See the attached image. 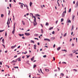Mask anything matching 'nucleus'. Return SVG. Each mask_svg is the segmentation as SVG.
I'll return each instance as SVG.
<instances>
[{
  "mask_svg": "<svg viewBox=\"0 0 78 78\" xmlns=\"http://www.w3.org/2000/svg\"><path fill=\"white\" fill-rule=\"evenodd\" d=\"M34 23V26H35L36 25H37V23H36V20H35V21H34L33 22Z\"/></svg>",
  "mask_w": 78,
  "mask_h": 78,
  "instance_id": "f257e3e1",
  "label": "nucleus"
},
{
  "mask_svg": "<svg viewBox=\"0 0 78 78\" xmlns=\"http://www.w3.org/2000/svg\"><path fill=\"white\" fill-rule=\"evenodd\" d=\"M77 7H78V1H77L75 6V8H77Z\"/></svg>",
  "mask_w": 78,
  "mask_h": 78,
  "instance_id": "f03ea898",
  "label": "nucleus"
},
{
  "mask_svg": "<svg viewBox=\"0 0 78 78\" xmlns=\"http://www.w3.org/2000/svg\"><path fill=\"white\" fill-rule=\"evenodd\" d=\"M24 34L26 35V36H29V35H30V33H24Z\"/></svg>",
  "mask_w": 78,
  "mask_h": 78,
  "instance_id": "7ed1b4c3",
  "label": "nucleus"
},
{
  "mask_svg": "<svg viewBox=\"0 0 78 78\" xmlns=\"http://www.w3.org/2000/svg\"><path fill=\"white\" fill-rule=\"evenodd\" d=\"M77 51H78V50H73L72 51V52L73 53H76Z\"/></svg>",
  "mask_w": 78,
  "mask_h": 78,
  "instance_id": "20e7f679",
  "label": "nucleus"
},
{
  "mask_svg": "<svg viewBox=\"0 0 78 78\" xmlns=\"http://www.w3.org/2000/svg\"><path fill=\"white\" fill-rule=\"evenodd\" d=\"M44 41H48V42H50V39H49L48 38H44Z\"/></svg>",
  "mask_w": 78,
  "mask_h": 78,
  "instance_id": "39448f33",
  "label": "nucleus"
},
{
  "mask_svg": "<svg viewBox=\"0 0 78 78\" xmlns=\"http://www.w3.org/2000/svg\"><path fill=\"white\" fill-rule=\"evenodd\" d=\"M62 17H64L65 16V15H64V12H63L62 13Z\"/></svg>",
  "mask_w": 78,
  "mask_h": 78,
  "instance_id": "423d86ee",
  "label": "nucleus"
},
{
  "mask_svg": "<svg viewBox=\"0 0 78 78\" xmlns=\"http://www.w3.org/2000/svg\"><path fill=\"white\" fill-rule=\"evenodd\" d=\"M75 16L74 15H72V20H74V18H75Z\"/></svg>",
  "mask_w": 78,
  "mask_h": 78,
  "instance_id": "0eeeda50",
  "label": "nucleus"
},
{
  "mask_svg": "<svg viewBox=\"0 0 78 78\" xmlns=\"http://www.w3.org/2000/svg\"><path fill=\"white\" fill-rule=\"evenodd\" d=\"M16 47V45H15V46H12L11 47V48H15V47Z\"/></svg>",
  "mask_w": 78,
  "mask_h": 78,
  "instance_id": "6e6552de",
  "label": "nucleus"
},
{
  "mask_svg": "<svg viewBox=\"0 0 78 78\" xmlns=\"http://www.w3.org/2000/svg\"><path fill=\"white\" fill-rule=\"evenodd\" d=\"M67 23H71V21L70 20H69V19H68L67 21Z\"/></svg>",
  "mask_w": 78,
  "mask_h": 78,
  "instance_id": "1a4fd4ad",
  "label": "nucleus"
},
{
  "mask_svg": "<svg viewBox=\"0 0 78 78\" xmlns=\"http://www.w3.org/2000/svg\"><path fill=\"white\" fill-rule=\"evenodd\" d=\"M55 39V37H51V39L52 41H53Z\"/></svg>",
  "mask_w": 78,
  "mask_h": 78,
  "instance_id": "9d476101",
  "label": "nucleus"
},
{
  "mask_svg": "<svg viewBox=\"0 0 78 78\" xmlns=\"http://www.w3.org/2000/svg\"><path fill=\"white\" fill-rule=\"evenodd\" d=\"M22 23H23V25H25V22L23 21H22Z\"/></svg>",
  "mask_w": 78,
  "mask_h": 78,
  "instance_id": "9b49d317",
  "label": "nucleus"
},
{
  "mask_svg": "<svg viewBox=\"0 0 78 78\" xmlns=\"http://www.w3.org/2000/svg\"><path fill=\"white\" fill-rule=\"evenodd\" d=\"M34 59V57L33 56V57L31 58V60L32 61H33Z\"/></svg>",
  "mask_w": 78,
  "mask_h": 78,
  "instance_id": "f8f14e48",
  "label": "nucleus"
},
{
  "mask_svg": "<svg viewBox=\"0 0 78 78\" xmlns=\"http://www.w3.org/2000/svg\"><path fill=\"white\" fill-rule=\"evenodd\" d=\"M60 48H61V47H59L57 49V51H59V50H60Z\"/></svg>",
  "mask_w": 78,
  "mask_h": 78,
  "instance_id": "ddd939ff",
  "label": "nucleus"
},
{
  "mask_svg": "<svg viewBox=\"0 0 78 78\" xmlns=\"http://www.w3.org/2000/svg\"><path fill=\"white\" fill-rule=\"evenodd\" d=\"M14 28H15V27L14 26V27L13 30L12 31V34H14V31H15Z\"/></svg>",
  "mask_w": 78,
  "mask_h": 78,
  "instance_id": "4468645a",
  "label": "nucleus"
},
{
  "mask_svg": "<svg viewBox=\"0 0 78 78\" xmlns=\"http://www.w3.org/2000/svg\"><path fill=\"white\" fill-rule=\"evenodd\" d=\"M45 70L46 72H49V69H45Z\"/></svg>",
  "mask_w": 78,
  "mask_h": 78,
  "instance_id": "2eb2a0df",
  "label": "nucleus"
},
{
  "mask_svg": "<svg viewBox=\"0 0 78 78\" xmlns=\"http://www.w3.org/2000/svg\"><path fill=\"white\" fill-rule=\"evenodd\" d=\"M60 75L61 76H64V74H63V73H61L60 74Z\"/></svg>",
  "mask_w": 78,
  "mask_h": 78,
  "instance_id": "dca6fc26",
  "label": "nucleus"
},
{
  "mask_svg": "<svg viewBox=\"0 0 78 78\" xmlns=\"http://www.w3.org/2000/svg\"><path fill=\"white\" fill-rule=\"evenodd\" d=\"M36 45L34 44V49H36Z\"/></svg>",
  "mask_w": 78,
  "mask_h": 78,
  "instance_id": "f3484780",
  "label": "nucleus"
},
{
  "mask_svg": "<svg viewBox=\"0 0 78 78\" xmlns=\"http://www.w3.org/2000/svg\"><path fill=\"white\" fill-rule=\"evenodd\" d=\"M23 5H20V8H22V9H23Z\"/></svg>",
  "mask_w": 78,
  "mask_h": 78,
  "instance_id": "a211bd4d",
  "label": "nucleus"
},
{
  "mask_svg": "<svg viewBox=\"0 0 78 78\" xmlns=\"http://www.w3.org/2000/svg\"><path fill=\"white\" fill-rule=\"evenodd\" d=\"M34 21H36V17L34 16Z\"/></svg>",
  "mask_w": 78,
  "mask_h": 78,
  "instance_id": "6ab92c4d",
  "label": "nucleus"
},
{
  "mask_svg": "<svg viewBox=\"0 0 78 78\" xmlns=\"http://www.w3.org/2000/svg\"><path fill=\"white\" fill-rule=\"evenodd\" d=\"M32 4H33V3L31 2H30V6H31V5H32Z\"/></svg>",
  "mask_w": 78,
  "mask_h": 78,
  "instance_id": "aec40b11",
  "label": "nucleus"
},
{
  "mask_svg": "<svg viewBox=\"0 0 78 78\" xmlns=\"http://www.w3.org/2000/svg\"><path fill=\"white\" fill-rule=\"evenodd\" d=\"M74 28V26L73 25L72 26V29H71V31Z\"/></svg>",
  "mask_w": 78,
  "mask_h": 78,
  "instance_id": "412c9836",
  "label": "nucleus"
},
{
  "mask_svg": "<svg viewBox=\"0 0 78 78\" xmlns=\"http://www.w3.org/2000/svg\"><path fill=\"white\" fill-rule=\"evenodd\" d=\"M35 16H37H37H38V17H40V16L39 15H38V14H36L35 15Z\"/></svg>",
  "mask_w": 78,
  "mask_h": 78,
  "instance_id": "4be33fe9",
  "label": "nucleus"
},
{
  "mask_svg": "<svg viewBox=\"0 0 78 78\" xmlns=\"http://www.w3.org/2000/svg\"><path fill=\"white\" fill-rule=\"evenodd\" d=\"M53 27H51L49 28V30H51L53 29Z\"/></svg>",
  "mask_w": 78,
  "mask_h": 78,
  "instance_id": "5701e85b",
  "label": "nucleus"
},
{
  "mask_svg": "<svg viewBox=\"0 0 78 78\" xmlns=\"http://www.w3.org/2000/svg\"><path fill=\"white\" fill-rule=\"evenodd\" d=\"M9 23H10V22H9H9L8 23V28H9Z\"/></svg>",
  "mask_w": 78,
  "mask_h": 78,
  "instance_id": "b1692460",
  "label": "nucleus"
},
{
  "mask_svg": "<svg viewBox=\"0 0 78 78\" xmlns=\"http://www.w3.org/2000/svg\"><path fill=\"white\" fill-rule=\"evenodd\" d=\"M26 8H27V9L28 10H29V9H28V6L27 5H26Z\"/></svg>",
  "mask_w": 78,
  "mask_h": 78,
  "instance_id": "393cba45",
  "label": "nucleus"
},
{
  "mask_svg": "<svg viewBox=\"0 0 78 78\" xmlns=\"http://www.w3.org/2000/svg\"><path fill=\"white\" fill-rule=\"evenodd\" d=\"M4 17V15H3V14H2L1 15V17Z\"/></svg>",
  "mask_w": 78,
  "mask_h": 78,
  "instance_id": "a878e982",
  "label": "nucleus"
},
{
  "mask_svg": "<svg viewBox=\"0 0 78 78\" xmlns=\"http://www.w3.org/2000/svg\"><path fill=\"white\" fill-rule=\"evenodd\" d=\"M36 67V65H34V67H33V68L34 69V68H35V67Z\"/></svg>",
  "mask_w": 78,
  "mask_h": 78,
  "instance_id": "bb28decb",
  "label": "nucleus"
},
{
  "mask_svg": "<svg viewBox=\"0 0 78 78\" xmlns=\"http://www.w3.org/2000/svg\"><path fill=\"white\" fill-rule=\"evenodd\" d=\"M71 12V9H70L68 11L69 12Z\"/></svg>",
  "mask_w": 78,
  "mask_h": 78,
  "instance_id": "cd10ccee",
  "label": "nucleus"
},
{
  "mask_svg": "<svg viewBox=\"0 0 78 78\" xmlns=\"http://www.w3.org/2000/svg\"><path fill=\"white\" fill-rule=\"evenodd\" d=\"M62 51H66V52H67V50H62Z\"/></svg>",
  "mask_w": 78,
  "mask_h": 78,
  "instance_id": "c85d7f7f",
  "label": "nucleus"
},
{
  "mask_svg": "<svg viewBox=\"0 0 78 78\" xmlns=\"http://www.w3.org/2000/svg\"><path fill=\"white\" fill-rule=\"evenodd\" d=\"M46 26H48V23H46L45 24Z\"/></svg>",
  "mask_w": 78,
  "mask_h": 78,
  "instance_id": "c756f323",
  "label": "nucleus"
},
{
  "mask_svg": "<svg viewBox=\"0 0 78 78\" xmlns=\"http://www.w3.org/2000/svg\"><path fill=\"white\" fill-rule=\"evenodd\" d=\"M30 16H33V14L31 13H30Z\"/></svg>",
  "mask_w": 78,
  "mask_h": 78,
  "instance_id": "7c9ffc66",
  "label": "nucleus"
},
{
  "mask_svg": "<svg viewBox=\"0 0 78 78\" xmlns=\"http://www.w3.org/2000/svg\"><path fill=\"white\" fill-rule=\"evenodd\" d=\"M66 34H67V33H66L65 34H64L63 35V36H64V37H65V36H66V35H67Z\"/></svg>",
  "mask_w": 78,
  "mask_h": 78,
  "instance_id": "2f4dec72",
  "label": "nucleus"
},
{
  "mask_svg": "<svg viewBox=\"0 0 78 78\" xmlns=\"http://www.w3.org/2000/svg\"><path fill=\"white\" fill-rule=\"evenodd\" d=\"M41 33H43V29H41Z\"/></svg>",
  "mask_w": 78,
  "mask_h": 78,
  "instance_id": "473e14b6",
  "label": "nucleus"
},
{
  "mask_svg": "<svg viewBox=\"0 0 78 78\" xmlns=\"http://www.w3.org/2000/svg\"><path fill=\"white\" fill-rule=\"evenodd\" d=\"M14 68H15V69H18V68H19V67L16 66V67H13Z\"/></svg>",
  "mask_w": 78,
  "mask_h": 78,
  "instance_id": "72a5a7b5",
  "label": "nucleus"
},
{
  "mask_svg": "<svg viewBox=\"0 0 78 78\" xmlns=\"http://www.w3.org/2000/svg\"><path fill=\"white\" fill-rule=\"evenodd\" d=\"M63 20H64V19H62V18L61 19V22H63Z\"/></svg>",
  "mask_w": 78,
  "mask_h": 78,
  "instance_id": "f704fd0d",
  "label": "nucleus"
},
{
  "mask_svg": "<svg viewBox=\"0 0 78 78\" xmlns=\"http://www.w3.org/2000/svg\"><path fill=\"white\" fill-rule=\"evenodd\" d=\"M5 31V30H0V33H1V32H2L3 31Z\"/></svg>",
  "mask_w": 78,
  "mask_h": 78,
  "instance_id": "c9c22d12",
  "label": "nucleus"
},
{
  "mask_svg": "<svg viewBox=\"0 0 78 78\" xmlns=\"http://www.w3.org/2000/svg\"><path fill=\"white\" fill-rule=\"evenodd\" d=\"M57 2L58 6H59L60 5H59V2H58V1H57Z\"/></svg>",
  "mask_w": 78,
  "mask_h": 78,
  "instance_id": "e433bc0d",
  "label": "nucleus"
},
{
  "mask_svg": "<svg viewBox=\"0 0 78 78\" xmlns=\"http://www.w3.org/2000/svg\"><path fill=\"white\" fill-rule=\"evenodd\" d=\"M43 58H46L47 57V55H45L43 56Z\"/></svg>",
  "mask_w": 78,
  "mask_h": 78,
  "instance_id": "4c0bfd02",
  "label": "nucleus"
},
{
  "mask_svg": "<svg viewBox=\"0 0 78 78\" xmlns=\"http://www.w3.org/2000/svg\"><path fill=\"white\" fill-rule=\"evenodd\" d=\"M25 52H22V54H23V53H24V54H27V51H25Z\"/></svg>",
  "mask_w": 78,
  "mask_h": 78,
  "instance_id": "58836bf2",
  "label": "nucleus"
},
{
  "mask_svg": "<svg viewBox=\"0 0 78 78\" xmlns=\"http://www.w3.org/2000/svg\"><path fill=\"white\" fill-rule=\"evenodd\" d=\"M30 42H31V43H34V41H33L32 40H31L30 41Z\"/></svg>",
  "mask_w": 78,
  "mask_h": 78,
  "instance_id": "ea45409f",
  "label": "nucleus"
},
{
  "mask_svg": "<svg viewBox=\"0 0 78 78\" xmlns=\"http://www.w3.org/2000/svg\"><path fill=\"white\" fill-rule=\"evenodd\" d=\"M7 36V33H6V32H5V36L6 37Z\"/></svg>",
  "mask_w": 78,
  "mask_h": 78,
  "instance_id": "a19ab883",
  "label": "nucleus"
},
{
  "mask_svg": "<svg viewBox=\"0 0 78 78\" xmlns=\"http://www.w3.org/2000/svg\"><path fill=\"white\" fill-rule=\"evenodd\" d=\"M57 69H58V71H59L60 70V68H59V67H58Z\"/></svg>",
  "mask_w": 78,
  "mask_h": 78,
  "instance_id": "79ce46f5",
  "label": "nucleus"
},
{
  "mask_svg": "<svg viewBox=\"0 0 78 78\" xmlns=\"http://www.w3.org/2000/svg\"><path fill=\"white\" fill-rule=\"evenodd\" d=\"M69 55H70L71 57H72V56H73V55H72V54H69Z\"/></svg>",
  "mask_w": 78,
  "mask_h": 78,
  "instance_id": "37998d69",
  "label": "nucleus"
},
{
  "mask_svg": "<svg viewBox=\"0 0 78 78\" xmlns=\"http://www.w3.org/2000/svg\"><path fill=\"white\" fill-rule=\"evenodd\" d=\"M9 7H10V8H11V4H9Z\"/></svg>",
  "mask_w": 78,
  "mask_h": 78,
  "instance_id": "c03bdc74",
  "label": "nucleus"
},
{
  "mask_svg": "<svg viewBox=\"0 0 78 78\" xmlns=\"http://www.w3.org/2000/svg\"><path fill=\"white\" fill-rule=\"evenodd\" d=\"M10 12L9 11V13L8 14L9 16V14H10Z\"/></svg>",
  "mask_w": 78,
  "mask_h": 78,
  "instance_id": "a18cd8bd",
  "label": "nucleus"
},
{
  "mask_svg": "<svg viewBox=\"0 0 78 78\" xmlns=\"http://www.w3.org/2000/svg\"><path fill=\"white\" fill-rule=\"evenodd\" d=\"M52 34H55V31H53L52 32Z\"/></svg>",
  "mask_w": 78,
  "mask_h": 78,
  "instance_id": "49530a36",
  "label": "nucleus"
},
{
  "mask_svg": "<svg viewBox=\"0 0 78 78\" xmlns=\"http://www.w3.org/2000/svg\"><path fill=\"white\" fill-rule=\"evenodd\" d=\"M19 36H20V37L22 36V34H19Z\"/></svg>",
  "mask_w": 78,
  "mask_h": 78,
  "instance_id": "de8ad7c7",
  "label": "nucleus"
},
{
  "mask_svg": "<svg viewBox=\"0 0 78 78\" xmlns=\"http://www.w3.org/2000/svg\"><path fill=\"white\" fill-rule=\"evenodd\" d=\"M2 43H4V39H2Z\"/></svg>",
  "mask_w": 78,
  "mask_h": 78,
  "instance_id": "09e8293b",
  "label": "nucleus"
},
{
  "mask_svg": "<svg viewBox=\"0 0 78 78\" xmlns=\"http://www.w3.org/2000/svg\"><path fill=\"white\" fill-rule=\"evenodd\" d=\"M19 5H20V4H22V5H23V3H21V2H19Z\"/></svg>",
  "mask_w": 78,
  "mask_h": 78,
  "instance_id": "8fccbe9b",
  "label": "nucleus"
},
{
  "mask_svg": "<svg viewBox=\"0 0 78 78\" xmlns=\"http://www.w3.org/2000/svg\"><path fill=\"white\" fill-rule=\"evenodd\" d=\"M53 59L54 61H55V58L54 57H53Z\"/></svg>",
  "mask_w": 78,
  "mask_h": 78,
  "instance_id": "3c124183",
  "label": "nucleus"
},
{
  "mask_svg": "<svg viewBox=\"0 0 78 78\" xmlns=\"http://www.w3.org/2000/svg\"><path fill=\"white\" fill-rule=\"evenodd\" d=\"M34 39H37L38 41L39 40V39H38V38H34Z\"/></svg>",
  "mask_w": 78,
  "mask_h": 78,
  "instance_id": "603ef678",
  "label": "nucleus"
},
{
  "mask_svg": "<svg viewBox=\"0 0 78 78\" xmlns=\"http://www.w3.org/2000/svg\"><path fill=\"white\" fill-rule=\"evenodd\" d=\"M20 59V57L19 58H17V59H16V61H17V60H18V59Z\"/></svg>",
  "mask_w": 78,
  "mask_h": 78,
  "instance_id": "864d4df0",
  "label": "nucleus"
},
{
  "mask_svg": "<svg viewBox=\"0 0 78 78\" xmlns=\"http://www.w3.org/2000/svg\"><path fill=\"white\" fill-rule=\"evenodd\" d=\"M13 62H14V60H13L12 62H11V63H12Z\"/></svg>",
  "mask_w": 78,
  "mask_h": 78,
  "instance_id": "5fc2aeb1",
  "label": "nucleus"
},
{
  "mask_svg": "<svg viewBox=\"0 0 78 78\" xmlns=\"http://www.w3.org/2000/svg\"><path fill=\"white\" fill-rule=\"evenodd\" d=\"M26 56H27V58H29V56H30V55H26Z\"/></svg>",
  "mask_w": 78,
  "mask_h": 78,
  "instance_id": "6e6d98bb",
  "label": "nucleus"
},
{
  "mask_svg": "<svg viewBox=\"0 0 78 78\" xmlns=\"http://www.w3.org/2000/svg\"><path fill=\"white\" fill-rule=\"evenodd\" d=\"M38 34H35V36H38Z\"/></svg>",
  "mask_w": 78,
  "mask_h": 78,
  "instance_id": "4d7b16f0",
  "label": "nucleus"
},
{
  "mask_svg": "<svg viewBox=\"0 0 78 78\" xmlns=\"http://www.w3.org/2000/svg\"><path fill=\"white\" fill-rule=\"evenodd\" d=\"M73 70H74V71H75V72H77V70H76V69H73Z\"/></svg>",
  "mask_w": 78,
  "mask_h": 78,
  "instance_id": "13d9d810",
  "label": "nucleus"
},
{
  "mask_svg": "<svg viewBox=\"0 0 78 78\" xmlns=\"http://www.w3.org/2000/svg\"><path fill=\"white\" fill-rule=\"evenodd\" d=\"M58 20L56 21V24H57V23H58Z\"/></svg>",
  "mask_w": 78,
  "mask_h": 78,
  "instance_id": "bf43d9fd",
  "label": "nucleus"
},
{
  "mask_svg": "<svg viewBox=\"0 0 78 78\" xmlns=\"http://www.w3.org/2000/svg\"><path fill=\"white\" fill-rule=\"evenodd\" d=\"M17 55L15 56H14V58H17Z\"/></svg>",
  "mask_w": 78,
  "mask_h": 78,
  "instance_id": "052dcab7",
  "label": "nucleus"
},
{
  "mask_svg": "<svg viewBox=\"0 0 78 78\" xmlns=\"http://www.w3.org/2000/svg\"><path fill=\"white\" fill-rule=\"evenodd\" d=\"M0 65H2V62L0 61Z\"/></svg>",
  "mask_w": 78,
  "mask_h": 78,
  "instance_id": "680f3d73",
  "label": "nucleus"
},
{
  "mask_svg": "<svg viewBox=\"0 0 78 78\" xmlns=\"http://www.w3.org/2000/svg\"><path fill=\"white\" fill-rule=\"evenodd\" d=\"M22 58H23V59H24V58H25V56H23L22 57Z\"/></svg>",
  "mask_w": 78,
  "mask_h": 78,
  "instance_id": "e2e57ef3",
  "label": "nucleus"
},
{
  "mask_svg": "<svg viewBox=\"0 0 78 78\" xmlns=\"http://www.w3.org/2000/svg\"><path fill=\"white\" fill-rule=\"evenodd\" d=\"M53 48H55V44H54L53 46Z\"/></svg>",
  "mask_w": 78,
  "mask_h": 78,
  "instance_id": "0e129e2a",
  "label": "nucleus"
},
{
  "mask_svg": "<svg viewBox=\"0 0 78 78\" xmlns=\"http://www.w3.org/2000/svg\"><path fill=\"white\" fill-rule=\"evenodd\" d=\"M21 61V60H20V59H19L18 60V61Z\"/></svg>",
  "mask_w": 78,
  "mask_h": 78,
  "instance_id": "69168bd1",
  "label": "nucleus"
},
{
  "mask_svg": "<svg viewBox=\"0 0 78 78\" xmlns=\"http://www.w3.org/2000/svg\"><path fill=\"white\" fill-rule=\"evenodd\" d=\"M20 46H19L17 47V48H20Z\"/></svg>",
  "mask_w": 78,
  "mask_h": 78,
  "instance_id": "338daca9",
  "label": "nucleus"
},
{
  "mask_svg": "<svg viewBox=\"0 0 78 78\" xmlns=\"http://www.w3.org/2000/svg\"><path fill=\"white\" fill-rule=\"evenodd\" d=\"M25 38L23 36L22 37V39H25Z\"/></svg>",
  "mask_w": 78,
  "mask_h": 78,
  "instance_id": "774afa93",
  "label": "nucleus"
}]
</instances>
